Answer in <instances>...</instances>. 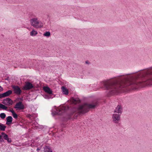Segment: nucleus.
Wrapping results in <instances>:
<instances>
[{
	"label": "nucleus",
	"mask_w": 152,
	"mask_h": 152,
	"mask_svg": "<svg viewBox=\"0 0 152 152\" xmlns=\"http://www.w3.org/2000/svg\"><path fill=\"white\" fill-rule=\"evenodd\" d=\"M13 89L14 93L17 95H20L21 93V90L18 86H12Z\"/></svg>",
	"instance_id": "423d86ee"
},
{
	"label": "nucleus",
	"mask_w": 152,
	"mask_h": 152,
	"mask_svg": "<svg viewBox=\"0 0 152 152\" xmlns=\"http://www.w3.org/2000/svg\"><path fill=\"white\" fill-rule=\"evenodd\" d=\"M45 98L46 99H49L50 98L49 96L47 95L45 96Z\"/></svg>",
	"instance_id": "5701e85b"
},
{
	"label": "nucleus",
	"mask_w": 152,
	"mask_h": 152,
	"mask_svg": "<svg viewBox=\"0 0 152 152\" xmlns=\"http://www.w3.org/2000/svg\"><path fill=\"white\" fill-rule=\"evenodd\" d=\"M0 141H1V142H4V140H3V139H2V138L1 139H1H0Z\"/></svg>",
	"instance_id": "393cba45"
},
{
	"label": "nucleus",
	"mask_w": 152,
	"mask_h": 152,
	"mask_svg": "<svg viewBox=\"0 0 152 152\" xmlns=\"http://www.w3.org/2000/svg\"><path fill=\"white\" fill-rule=\"evenodd\" d=\"M12 116L14 118H18V115H17L15 113L12 114Z\"/></svg>",
	"instance_id": "aec40b11"
},
{
	"label": "nucleus",
	"mask_w": 152,
	"mask_h": 152,
	"mask_svg": "<svg viewBox=\"0 0 152 152\" xmlns=\"http://www.w3.org/2000/svg\"><path fill=\"white\" fill-rule=\"evenodd\" d=\"M31 25L36 28H41L43 26L42 23L37 18H32L30 20Z\"/></svg>",
	"instance_id": "f03ea898"
},
{
	"label": "nucleus",
	"mask_w": 152,
	"mask_h": 152,
	"mask_svg": "<svg viewBox=\"0 0 152 152\" xmlns=\"http://www.w3.org/2000/svg\"><path fill=\"white\" fill-rule=\"evenodd\" d=\"M0 108L6 110L7 107L3 104H0Z\"/></svg>",
	"instance_id": "f3484780"
},
{
	"label": "nucleus",
	"mask_w": 152,
	"mask_h": 152,
	"mask_svg": "<svg viewBox=\"0 0 152 152\" xmlns=\"http://www.w3.org/2000/svg\"><path fill=\"white\" fill-rule=\"evenodd\" d=\"M12 93V91L11 90H8L7 92L3 93L4 97L9 96Z\"/></svg>",
	"instance_id": "f8f14e48"
},
{
	"label": "nucleus",
	"mask_w": 152,
	"mask_h": 152,
	"mask_svg": "<svg viewBox=\"0 0 152 152\" xmlns=\"http://www.w3.org/2000/svg\"><path fill=\"white\" fill-rule=\"evenodd\" d=\"M75 102H77V101L76 99H74Z\"/></svg>",
	"instance_id": "bb28decb"
},
{
	"label": "nucleus",
	"mask_w": 152,
	"mask_h": 152,
	"mask_svg": "<svg viewBox=\"0 0 152 152\" xmlns=\"http://www.w3.org/2000/svg\"><path fill=\"white\" fill-rule=\"evenodd\" d=\"M123 112L122 108L120 105H118L115 108L114 111V113H118V114H121Z\"/></svg>",
	"instance_id": "0eeeda50"
},
{
	"label": "nucleus",
	"mask_w": 152,
	"mask_h": 152,
	"mask_svg": "<svg viewBox=\"0 0 152 152\" xmlns=\"http://www.w3.org/2000/svg\"><path fill=\"white\" fill-rule=\"evenodd\" d=\"M30 116H31V115H29L28 116L30 117Z\"/></svg>",
	"instance_id": "cd10ccee"
},
{
	"label": "nucleus",
	"mask_w": 152,
	"mask_h": 152,
	"mask_svg": "<svg viewBox=\"0 0 152 152\" xmlns=\"http://www.w3.org/2000/svg\"><path fill=\"white\" fill-rule=\"evenodd\" d=\"M9 111L10 112L12 113V114L15 113V112L13 110H9Z\"/></svg>",
	"instance_id": "4be33fe9"
},
{
	"label": "nucleus",
	"mask_w": 152,
	"mask_h": 152,
	"mask_svg": "<svg viewBox=\"0 0 152 152\" xmlns=\"http://www.w3.org/2000/svg\"><path fill=\"white\" fill-rule=\"evenodd\" d=\"M52 114L53 115V116L55 115L58 114V113L56 112H52Z\"/></svg>",
	"instance_id": "412c9836"
},
{
	"label": "nucleus",
	"mask_w": 152,
	"mask_h": 152,
	"mask_svg": "<svg viewBox=\"0 0 152 152\" xmlns=\"http://www.w3.org/2000/svg\"><path fill=\"white\" fill-rule=\"evenodd\" d=\"M1 137L2 136L5 140H7L9 143L11 142L12 141L10 138H9L8 135L4 132L1 133Z\"/></svg>",
	"instance_id": "1a4fd4ad"
},
{
	"label": "nucleus",
	"mask_w": 152,
	"mask_h": 152,
	"mask_svg": "<svg viewBox=\"0 0 152 152\" xmlns=\"http://www.w3.org/2000/svg\"><path fill=\"white\" fill-rule=\"evenodd\" d=\"M61 89L64 94L66 95L68 94V90L64 86H62L61 87Z\"/></svg>",
	"instance_id": "ddd939ff"
},
{
	"label": "nucleus",
	"mask_w": 152,
	"mask_h": 152,
	"mask_svg": "<svg viewBox=\"0 0 152 152\" xmlns=\"http://www.w3.org/2000/svg\"><path fill=\"white\" fill-rule=\"evenodd\" d=\"M97 102L93 104H85L79 106L77 108V112L80 114H84L88 112L89 109H93L97 106Z\"/></svg>",
	"instance_id": "f257e3e1"
},
{
	"label": "nucleus",
	"mask_w": 152,
	"mask_h": 152,
	"mask_svg": "<svg viewBox=\"0 0 152 152\" xmlns=\"http://www.w3.org/2000/svg\"><path fill=\"white\" fill-rule=\"evenodd\" d=\"M4 98L3 95V94H0V98Z\"/></svg>",
	"instance_id": "b1692460"
},
{
	"label": "nucleus",
	"mask_w": 152,
	"mask_h": 152,
	"mask_svg": "<svg viewBox=\"0 0 152 152\" xmlns=\"http://www.w3.org/2000/svg\"><path fill=\"white\" fill-rule=\"evenodd\" d=\"M43 90L49 94H51L52 93V91L51 89L48 87L44 86L43 87Z\"/></svg>",
	"instance_id": "9d476101"
},
{
	"label": "nucleus",
	"mask_w": 152,
	"mask_h": 152,
	"mask_svg": "<svg viewBox=\"0 0 152 152\" xmlns=\"http://www.w3.org/2000/svg\"><path fill=\"white\" fill-rule=\"evenodd\" d=\"M7 122L6 123V124L7 125H10V124L12 122V118L11 116H9L7 117Z\"/></svg>",
	"instance_id": "9b49d317"
},
{
	"label": "nucleus",
	"mask_w": 152,
	"mask_h": 152,
	"mask_svg": "<svg viewBox=\"0 0 152 152\" xmlns=\"http://www.w3.org/2000/svg\"><path fill=\"white\" fill-rule=\"evenodd\" d=\"M45 152H53L51 148L48 146H46L44 148Z\"/></svg>",
	"instance_id": "4468645a"
},
{
	"label": "nucleus",
	"mask_w": 152,
	"mask_h": 152,
	"mask_svg": "<svg viewBox=\"0 0 152 152\" xmlns=\"http://www.w3.org/2000/svg\"><path fill=\"white\" fill-rule=\"evenodd\" d=\"M3 90V88L0 86V91H2Z\"/></svg>",
	"instance_id": "a878e982"
},
{
	"label": "nucleus",
	"mask_w": 152,
	"mask_h": 152,
	"mask_svg": "<svg viewBox=\"0 0 152 152\" xmlns=\"http://www.w3.org/2000/svg\"><path fill=\"white\" fill-rule=\"evenodd\" d=\"M80 102V101H79V102ZM77 102H78V101H77Z\"/></svg>",
	"instance_id": "c85d7f7f"
},
{
	"label": "nucleus",
	"mask_w": 152,
	"mask_h": 152,
	"mask_svg": "<svg viewBox=\"0 0 152 152\" xmlns=\"http://www.w3.org/2000/svg\"><path fill=\"white\" fill-rule=\"evenodd\" d=\"M43 35L47 37H49L50 35V33L49 31H46L43 34Z\"/></svg>",
	"instance_id": "a211bd4d"
},
{
	"label": "nucleus",
	"mask_w": 152,
	"mask_h": 152,
	"mask_svg": "<svg viewBox=\"0 0 152 152\" xmlns=\"http://www.w3.org/2000/svg\"><path fill=\"white\" fill-rule=\"evenodd\" d=\"M34 88L33 84L29 82H26L23 89L25 90H29Z\"/></svg>",
	"instance_id": "20e7f679"
},
{
	"label": "nucleus",
	"mask_w": 152,
	"mask_h": 152,
	"mask_svg": "<svg viewBox=\"0 0 152 152\" xmlns=\"http://www.w3.org/2000/svg\"><path fill=\"white\" fill-rule=\"evenodd\" d=\"M0 117L2 119H4L6 117V115L4 113H1L0 114Z\"/></svg>",
	"instance_id": "6ab92c4d"
},
{
	"label": "nucleus",
	"mask_w": 152,
	"mask_h": 152,
	"mask_svg": "<svg viewBox=\"0 0 152 152\" xmlns=\"http://www.w3.org/2000/svg\"><path fill=\"white\" fill-rule=\"evenodd\" d=\"M38 33L37 31H36L34 29H33L32 31L30 33V35L31 36H35Z\"/></svg>",
	"instance_id": "2eb2a0df"
},
{
	"label": "nucleus",
	"mask_w": 152,
	"mask_h": 152,
	"mask_svg": "<svg viewBox=\"0 0 152 152\" xmlns=\"http://www.w3.org/2000/svg\"><path fill=\"white\" fill-rule=\"evenodd\" d=\"M6 126L3 124H0V130L1 131H4Z\"/></svg>",
	"instance_id": "dca6fc26"
},
{
	"label": "nucleus",
	"mask_w": 152,
	"mask_h": 152,
	"mask_svg": "<svg viewBox=\"0 0 152 152\" xmlns=\"http://www.w3.org/2000/svg\"><path fill=\"white\" fill-rule=\"evenodd\" d=\"M14 108L19 110H23L24 108V106L22 104L21 102H19L16 104Z\"/></svg>",
	"instance_id": "6e6552de"
},
{
	"label": "nucleus",
	"mask_w": 152,
	"mask_h": 152,
	"mask_svg": "<svg viewBox=\"0 0 152 152\" xmlns=\"http://www.w3.org/2000/svg\"><path fill=\"white\" fill-rule=\"evenodd\" d=\"M2 103L5 105L11 106L13 104V101L10 98H7L3 100Z\"/></svg>",
	"instance_id": "39448f33"
},
{
	"label": "nucleus",
	"mask_w": 152,
	"mask_h": 152,
	"mask_svg": "<svg viewBox=\"0 0 152 152\" xmlns=\"http://www.w3.org/2000/svg\"><path fill=\"white\" fill-rule=\"evenodd\" d=\"M113 121L115 124H118L121 118V114L114 113L112 116Z\"/></svg>",
	"instance_id": "7ed1b4c3"
}]
</instances>
